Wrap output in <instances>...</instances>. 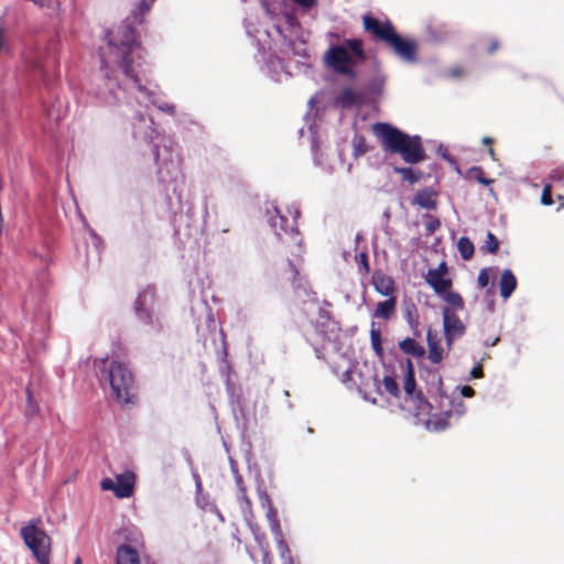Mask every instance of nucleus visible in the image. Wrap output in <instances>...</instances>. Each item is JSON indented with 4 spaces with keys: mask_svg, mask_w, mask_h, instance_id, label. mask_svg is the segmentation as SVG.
Instances as JSON below:
<instances>
[{
    "mask_svg": "<svg viewBox=\"0 0 564 564\" xmlns=\"http://www.w3.org/2000/svg\"><path fill=\"white\" fill-rule=\"evenodd\" d=\"M500 46V43L497 39L490 40L489 46L487 47L488 54H494Z\"/></svg>",
    "mask_w": 564,
    "mask_h": 564,
    "instance_id": "obj_44",
    "label": "nucleus"
},
{
    "mask_svg": "<svg viewBox=\"0 0 564 564\" xmlns=\"http://www.w3.org/2000/svg\"><path fill=\"white\" fill-rule=\"evenodd\" d=\"M100 85L97 96L107 106H117L126 99L128 90L134 89L140 104H152L160 110L173 112L174 106L161 102L156 94L141 85L135 75V61L141 50L134 30L121 25L107 34L106 44L99 47Z\"/></svg>",
    "mask_w": 564,
    "mask_h": 564,
    "instance_id": "obj_1",
    "label": "nucleus"
},
{
    "mask_svg": "<svg viewBox=\"0 0 564 564\" xmlns=\"http://www.w3.org/2000/svg\"><path fill=\"white\" fill-rule=\"evenodd\" d=\"M402 352L413 357H422L424 355V348L415 341L413 338L406 337L399 344Z\"/></svg>",
    "mask_w": 564,
    "mask_h": 564,
    "instance_id": "obj_22",
    "label": "nucleus"
},
{
    "mask_svg": "<svg viewBox=\"0 0 564 564\" xmlns=\"http://www.w3.org/2000/svg\"><path fill=\"white\" fill-rule=\"evenodd\" d=\"M135 475L130 470H126L116 475L115 479L105 478L100 486L104 490H109L117 498H130L134 492Z\"/></svg>",
    "mask_w": 564,
    "mask_h": 564,
    "instance_id": "obj_7",
    "label": "nucleus"
},
{
    "mask_svg": "<svg viewBox=\"0 0 564 564\" xmlns=\"http://www.w3.org/2000/svg\"><path fill=\"white\" fill-rule=\"evenodd\" d=\"M370 337H371V344H372L373 350L376 351L377 355L381 356L383 349L381 346L380 330L372 328L371 333H370Z\"/></svg>",
    "mask_w": 564,
    "mask_h": 564,
    "instance_id": "obj_33",
    "label": "nucleus"
},
{
    "mask_svg": "<svg viewBox=\"0 0 564 564\" xmlns=\"http://www.w3.org/2000/svg\"><path fill=\"white\" fill-rule=\"evenodd\" d=\"M74 564H82V558L77 556L74 561Z\"/></svg>",
    "mask_w": 564,
    "mask_h": 564,
    "instance_id": "obj_50",
    "label": "nucleus"
},
{
    "mask_svg": "<svg viewBox=\"0 0 564 564\" xmlns=\"http://www.w3.org/2000/svg\"><path fill=\"white\" fill-rule=\"evenodd\" d=\"M517 288V279L511 270L506 269L501 273L500 282H499V289H500V295L507 300L511 296V294L514 292Z\"/></svg>",
    "mask_w": 564,
    "mask_h": 564,
    "instance_id": "obj_16",
    "label": "nucleus"
},
{
    "mask_svg": "<svg viewBox=\"0 0 564 564\" xmlns=\"http://www.w3.org/2000/svg\"><path fill=\"white\" fill-rule=\"evenodd\" d=\"M267 519L269 521L270 529L278 542V549L282 558L284 560V564H294L289 555V547L282 538V531L278 520V514L273 506H270V508L267 509Z\"/></svg>",
    "mask_w": 564,
    "mask_h": 564,
    "instance_id": "obj_12",
    "label": "nucleus"
},
{
    "mask_svg": "<svg viewBox=\"0 0 564 564\" xmlns=\"http://www.w3.org/2000/svg\"><path fill=\"white\" fill-rule=\"evenodd\" d=\"M452 411H444L442 413L431 414L426 422V426L432 431H443L449 426Z\"/></svg>",
    "mask_w": 564,
    "mask_h": 564,
    "instance_id": "obj_17",
    "label": "nucleus"
},
{
    "mask_svg": "<svg viewBox=\"0 0 564 564\" xmlns=\"http://www.w3.org/2000/svg\"><path fill=\"white\" fill-rule=\"evenodd\" d=\"M96 369L100 379L108 381L116 399L121 403H128L132 398L133 378L130 370L119 361H109L102 358L96 361Z\"/></svg>",
    "mask_w": 564,
    "mask_h": 564,
    "instance_id": "obj_3",
    "label": "nucleus"
},
{
    "mask_svg": "<svg viewBox=\"0 0 564 564\" xmlns=\"http://www.w3.org/2000/svg\"><path fill=\"white\" fill-rule=\"evenodd\" d=\"M295 3L301 4L302 7L308 8L314 3V0H293Z\"/></svg>",
    "mask_w": 564,
    "mask_h": 564,
    "instance_id": "obj_47",
    "label": "nucleus"
},
{
    "mask_svg": "<svg viewBox=\"0 0 564 564\" xmlns=\"http://www.w3.org/2000/svg\"><path fill=\"white\" fill-rule=\"evenodd\" d=\"M397 300L394 296L386 301L379 302L375 311V316L383 319H389L394 315Z\"/></svg>",
    "mask_w": 564,
    "mask_h": 564,
    "instance_id": "obj_20",
    "label": "nucleus"
},
{
    "mask_svg": "<svg viewBox=\"0 0 564 564\" xmlns=\"http://www.w3.org/2000/svg\"><path fill=\"white\" fill-rule=\"evenodd\" d=\"M383 388L392 397H398L400 393L399 384L394 378L386 376L382 380Z\"/></svg>",
    "mask_w": 564,
    "mask_h": 564,
    "instance_id": "obj_30",
    "label": "nucleus"
},
{
    "mask_svg": "<svg viewBox=\"0 0 564 564\" xmlns=\"http://www.w3.org/2000/svg\"><path fill=\"white\" fill-rule=\"evenodd\" d=\"M427 346H429V359L433 364H440L443 359V348L441 347L440 340L436 336H433L431 332L427 334Z\"/></svg>",
    "mask_w": 564,
    "mask_h": 564,
    "instance_id": "obj_21",
    "label": "nucleus"
},
{
    "mask_svg": "<svg viewBox=\"0 0 564 564\" xmlns=\"http://www.w3.org/2000/svg\"><path fill=\"white\" fill-rule=\"evenodd\" d=\"M371 130L384 152L399 154L405 163L417 164L425 159L420 135H410L387 122H376Z\"/></svg>",
    "mask_w": 564,
    "mask_h": 564,
    "instance_id": "obj_2",
    "label": "nucleus"
},
{
    "mask_svg": "<svg viewBox=\"0 0 564 564\" xmlns=\"http://www.w3.org/2000/svg\"><path fill=\"white\" fill-rule=\"evenodd\" d=\"M274 213L275 216L270 217V224L272 228H274L275 230L280 228L284 232H292L294 230L295 218L297 217L299 212L295 210L294 217L291 221L284 216H282L276 207H274Z\"/></svg>",
    "mask_w": 564,
    "mask_h": 564,
    "instance_id": "obj_18",
    "label": "nucleus"
},
{
    "mask_svg": "<svg viewBox=\"0 0 564 564\" xmlns=\"http://www.w3.org/2000/svg\"><path fill=\"white\" fill-rule=\"evenodd\" d=\"M335 106L340 109L352 108V89L345 87L336 97Z\"/></svg>",
    "mask_w": 564,
    "mask_h": 564,
    "instance_id": "obj_25",
    "label": "nucleus"
},
{
    "mask_svg": "<svg viewBox=\"0 0 564 564\" xmlns=\"http://www.w3.org/2000/svg\"><path fill=\"white\" fill-rule=\"evenodd\" d=\"M560 209H564V203H561L560 206L557 207V210Z\"/></svg>",
    "mask_w": 564,
    "mask_h": 564,
    "instance_id": "obj_51",
    "label": "nucleus"
},
{
    "mask_svg": "<svg viewBox=\"0 0 564 564\" xmlns=\"http://www.w3.org/2000/svg\"><path fill=\"white\" fill-rule=\"evenodd\" d=\"M443 299L446 302L448 308H452L454 312L463 311L465 308V303L462 295L457 292L446 291L443 293Z\"/></svg>",
    "mask_w": 564,
    "mask_h": 564,
    "instance_id": "obj_23",
    "label": "nucleus"
},
{
    "mask_svg": "<svg viewBox=\"0 0 564 564\" xmlns=\"http://www.w3.org/2000/svg\"><path fill=\"white\" fill-rule=\"evenodd\" d=\"M468 178L475 180L480 184L490 185L494 183L492 178L486 177L482 169L480 166H473L467 171Z\"/></svg>",
    "mask_w": 564,
    "mask_h": 564,
    "instance_id": "obj_27",
    "label": "nucleus"
},
{
    "mask_svg": "<svg viewBox=\"0 0 564 564\" xmlns=\"http://www.w3.org/2000/svg\"><path fill=\"white\" fill-rule=\"evenodd\" d=\"M436 193L431 189H422L419 191L413 199V203L419 205L420 207L426 209H435L436 208Z\"/></svg>",
    "mask_w": 564,
    "mask_h": 564,
    "instance_id": "obj_19",
    "label": "nucleus"
},
{
    "mask_svg": "<svg viewBox=\"0 0 564 564\" xmlns=\"http://www.w3.org/2000/svg\"><path fill=\"white\" fill-rule=\"evenodd\" d=\"M367 151L366 140L364 138L355 137V154H361Z\"/></svg>",
    "mask_w": 564,
    "mask_h": 564,
    "instance_id": "obj_39",
    "label": "nucleus"
},
{
    "mask_svg": "<svg viewBox=\"0 0 564 564\" xmlns=\"http://www.w3.org/2000/svg\"><path fill=\"white\" fill-rule=\"evenodd\" d=\"M293 271H294V280H293L294 285H296L297 288L305 289L306 281H304L302 278L299 276V271L295 268H293Z\"/></svg>",
    "mask_w": 564,
    "mask_h": 564,
    "instance_id": "obj_43",
    "label": "nucleus"
},
{
    "mask_svg": "<svg viewBox=\"0 0 564 564\" xmlns=\"http://www.w3.org/2000/svg\"><path fill=\"white\" fill-rule=\"evenodd\" d=\"M447 272L445 261H442L437 268L427 271L425 281L436 294L441 295L452 288V280L446 278Z\"/></svg>",
    "mask_w": 564,
    "mask_h": 564,
    "instance_id": "obj_11",
    "label": "nucleus"
},
{
    "mask_svg": "<svg viewBox=\"0 0 564 564\" xmlns=\"http://www.w3.org/2000/svg\"><path fill=\"white\" fill-rule=\"evenodd\" d=\"M393 51L395 55L406 62H414L416 59L417 43L412 39H404L394 30L393 33L384 43Z\"/></svg>",
    "mask_w": 564,
    "mask_h": 564,
    "instance_id": "obj_9",
    "label": "nucleus"
},
{
    "mask_svg": "<svg viewBox=\"0 0 564 564\" xmlns=\"http://www.w3.org/2000/svg\"><path fill=\"white\" fill-rule=\"evenodd\" d=\"M339 361L333 360V371L340 378L341 382L346 383L350 379L352 371V360L347 356H339Z\"/></svg>",
    "mask_w": 564,
    "mask_h": 564,
    "instance_id": "obj_15",
    "label": "nucleus"
},
{
    "mask_svg": "<svg viewBox=\"0 0 564 564\" xmlns=\"http://www.w3.org/2000/svg\"><path fill=\"white\" fill-rule=\"evenodd\" d=\"M395 172L402 176L403 181L412 184L419 181V175L411 167H397Z\"/></svg>",
    "mask_w": 564,
    "mask_h": 564,
    "instance_id": "obj_31",
    "label": "nucleus"
},
{
    "mask_svg": "<svg viewBox=\"0 0 564 564\" xmlns=\"http://www.w3.org/2000/svg\"><path fill=\"white\" fill-rule=\"evenodd\" d=\"M153 292L148 290L143 291L139 294L137 301H135V312L138 316L143 319L148 321L150 319V306L153 303Z\"/></svg>",
    "mask_w": 564,
    "mask_h": 564,
    "instance_id": "obj_13",
    "label": "nucleus"
},
{
    "mask_svg": "<svg viewBox=\"0 0 564 564\" xmlns=\"http://www.w3.org/2000/svg\"><path fill=\"white\" fill-rule=\"evenodd\" d=\"M352 40L346 41V46L337 45L330 47L324 61L330 69L338 74L350 75L352 73Z\"/></svg>",
    "mask_w": 564,
    "mask_h": 564,
    "instance_id": "obj_6",
    "label": "nucleus"
},
{
    "mask_svg": "<svg viewBox=\"0 0 564 564\" xmlns=\"http://www.w3.org/2000/svg\"><path fill=\"white\" fill-rule=\"evenodd\" d=\"M404 392L412 397L415 391V377H414V368L411 360L406 362V372L404 377L403 383Z\"/></svg>",
    "mask_w": 564,
    "mask_h": 564,
    "instance_id": "obj_24",
    "label": "nucleus"
},
{
    "mask_svg": "<svg viewBox=\"0 0 564 564\" xmlns=\"http://www.w3.org/2000/svg\"><path fill=\"white\" fill-rule=\"evenodd\" d=\"M260 502H261L262 507H264L267 509L270 508V506H272L271 500L267 494L260 495Z\"/></svg>",
    "mask_w": 564,
    "mask_h": 564,
    "instance_id": "obj_46",
    "label": "nucleus"
},
{
    "mask_svg": "<svg viewBox=\"0 0 564 564\" xmlns=\"http://www.w3.org/2000/svg\"><path fill=\"white\" fill-rule=\"evenodd\" d=\"M354 54H355V68H356L358 65V61L364 58V45H362L361 40L355 39Z\"/></svg>",
    "mask_w": 564,
    "mask_h": 564,
    "instance_id": "obj_37",
    "label": "nucleus"
},
{
    "mask_svg": "<svg viewBox=\"0 0 564 564\" xmlns=\"http://www.w3.org/2000/svg\"><path fill=\"white\" fill-rule=\"evenodd\" d=\"M364 30L373 40L386 43L395 30L389 20L380 21L371 14H366L362 18Z\"/></svg>",
    "mask_w": 564,
    "mask_h": 564,
    "instance_id": "obj_10",
    "label": "nucleus"
},
{
    "mask_svg": "<svg viewBox=\"0 0 564 564\" xmlns=\"http://www.w3.org/2000/svg\"><path fill=\"white\" fill-rule=\"evenodd\" d=\"M404 318L406 319V322L409 323V325L412 328L417 327V325H419V314H417V308H416L414 303L409 302V303L405 304Z\"/></svg>",
    "mask_w": 564,
    "mask_h": 564,
    "instance_id": "obj_28",
    "label": "nucleus"
},
{
    "mask_svg": "<svg viewBox=\"0 0 564 564\" xmlns=\"http://www.w3.org/2000/svg\"><path fill=\"white\" fill-rule=\"evenodd\" d=\"M484 248L486 249L487 252L492 254L497 253L499 249V241L497 237L490 231L487 234V239L485 241Z\"/></svg>",
    "mask_w": 564,
    "mask_h": 564,
    "instance_id": "obj_32",
    "label": "nucleus"
},
{
    "mask_svg": "<svg viewBox=\"0 0 564 564\" xmlns=\"http://www.w3.org/2000/svg\"><path fill=\"white\" fill-rule=\"evenodd\" d=\"M425 218L427 219L425 223L426 231L429 234H434L441 227V221L431 215H425Z\"/></svg>",
    "mask_w": 564,
    "mask_h": 564,
    "instance_id": "obj_35",
    "label": "nucleus"
},
{
    "mask_svg": "<svg viewBox=\"0 0 564 564\" xmlns=\"http://www.w3.org/2000/svg\"><path fill=\"white\" fill-rule=\"evenodd\" d=\"M463 74H464V72H463V69H462V68H459V67H455V68H452V69H451V75H452L453 77H459V76H462Z\"/></svg>",
    "mask_w": 564,
    "mask_h": 564,
    "instance_id": "obj_48",
    "label": "nucleus"
},
{
    "mask_svg": "<svg viewBox=\"0 0 564 564\" xmlns=\"http://www.w3.org/2000/svg\"><path fill=\"white\" fill-rule=\"evenodd\" d=\"M470 376L471 378L474 379H479V378H482L484 377V369H482V366L480 364L476 365L471 371H470Z\"/></svg>",
    "mask_w": 564,
    "mask_h": 564,
    "instance_id": "obj_42",
    "label": "nucleus"
},
{
    "mask_svg": "<svg viewBox=\"0 0 564 564\" xmlns=\"http://www.w3.org/2000/svg\"><path fill=\"white\" fill-rule=\"evenodd\" d=\"M116 564H141L137 550L128 544H121L116 552Z\"/></svg>",
    "mask_w": 564,
    "mask_h": 564,
    "instance_id": "obj_14",
    "label": "nucleus"
},
{
    "mask_svg": "<svg viewBox=\"0 0 564 564\" xmlns=\"http://www.w3.org/2000/svg\"><path fill=\"white\" fill-rule=\"evenodd\" d=\"M154 0H140L138 4V10L141 14L148 12L152 6Z\"/></svg>",
    "mask_w": 564,
    "mask_h": 564,
    "instance_id": "obj_40",
    "label": "nucleus"
},
{
    "mask_svg": "<svg viewBox=\"0 0 564 564\" xmlns=\"http://www.w3.org/2000/svg\"><path fill=\"white\" fill-rule=\"evenodd\" d=\"M499 340V338H496L490 345L491 346H495L497 344V341Z\"/></svg>",
    "mask_w": 564,
    "mask_h": 564,
    "instance_id": "obj_52",
    "label": "nucleus"
},
{
    "mask_svg": "<svg viewBox=\"0 0 564 564\" xmlns=\"http://www.w3.org/2000/svg\"><path fill=\"white\" fill-rule=\"evenodd\" d=\"M359 271L364 274L369 273V263H368V257L366 252H361L359 254Z\"/></svg>",
    "mask_w": 564,
    "mask_h": 564,
    "instance_id": "obj_38",
    "label": "nucleus"
},
{
    "mask_svg": "<svg viewBox=\"0 0 564 564\" xmlns=\"http://www.w3.org/2000/svg\"><path fill=\"white\" fill-rule=\"evenodd\" d=\"M457 248L462 259L470 260L474 256L475 248L471 240L467 237H460L457 242Z\"/></svg>",
    "mask_w": 564,
    "mask_h": 564,
    "instance_id": "obj_26",
    "label": "nucleus"
},
{
    "mask_svg": "<svg viewBox=\"0 0 564 564\" xmlns=\"http://www.w3.org/2000/svg\"><path fill=\"white\" fill-rule=\"evenodd\" d=\"M384 78L380 74L378 65L373 63L370 77L364 83L360 91L355 90L356 116L366 120L369 113L379 112V99L382 95Z\"/></svg>",
    "mask_w": 564,
    "mask_h": 564,
    "instance_id": "obj_4",
    "label": "nucleus"
},
{
    "mask_svg": "<svg viewBox=\"0 0 564 564\" xmlns=\"http://www.w3.org/2000/svg\"><path fill=\"white\" fill-rule=\"evenodd\" d=\"M490 271H491L490 268H484L480 270L478 278H477V283L480 288L488 286V284L490 282Z\"/></svg>",
    "mask_w": 564,
    "mask_h": 564,
    "instance_id": "obj_34",
    "label": "nucleus"
},
{
    "mask_svg": "<svg viewBox=\"0 0 564 564\" xmlns=\"http://www.w3.org/2000/svg\"><path fill=\"white\" fill-rule=\"evenodd\" d=\"M443 330L448 348L452 347L454 340L463 337L466 333V325L452 308L443 307Z\"/></svg>",
    "mask_w": 564,
    "mask_h": 564,
    "instance_id": "obj_8",
    "label": "nucleus"
},
{
    "mask_svg": "<svg viewBox=\"0 0 564 564\" xmlns=\"http://www.w3.org/2000/svg\"><path fill=\"white\" fill-rule=\"evenodd\" d=\"M460 393L465 398H471L475 395V390L470 386H464L460 389Z\"/></svg>",
    "mask_w": 564,
    "mask_h": 564,
    "instance_id": "obj_45",
    "label": "nucleus"
},
{
    "mask_svg": "<svg viewBox=\"0 0 564 564\" xmlns=\"http://www.w3.org/2000/svg\"><path fill=\"white\" fill-rule=\"evenodd\" d=\"M349 252H344L343 258L346 262H348Z\"/></svg>",
    "mask_w": 564,
    "mask_h": 564,
    "instance_id": "obj_49",
    "label": "nucleus"
},
{
    "mask_svg": "<svg viewBox=\"0 0 564 564\" xmlns=\"http://www.w3.org/2000/svg\"><path fill=\"white\" fill-rule=\"evenodd\" d=\"M482 143L486 144V145H489V149H488V154L490 155V158L492 160H496V153H495V150L492 148V143H494V139L490 138V137H485L482 139Z\"/></svg>",
    "mask_w": 564,
    "mask_h": 564,
    "instance_id": "obj_41",
    "label": "nucleus"
},
{
    "mask_svg": "<svg viewBox=\"0 0 564 564\" xmlns=\"http://www.w3.org/2000/svg\"><path fill=\"white\" fill-rule=\"evenodd\" d=\"M377 290L383 295H389L393 292V281L391 279L380 276L375 280Z\"/></svg>",
    "mask_w": 564,
    "mask_h": 564,
    "instance_id": "obj_29",
    "label": "nucleus"
},
{
    "mask_svg": "<svg viewBox=\"0 0 564 564\" xmlns=\"http://www.w3.org/2000/svg\"><path fill=\"white\" fill-rule=\"evenodd\" d=\"M541 204L545 206H550L553 204L552 198V186L550 184L544 185L542 195H541Z\"/></svg>",
    "mask_w": 564,
    "mask_h": 564,
    "instance_id": "obj_36",
    "label": "nucleus"
},
{
    "mask_svg": "<svg viewBox=\"0 0 564 564\" xmlns=\"http://www.w3.org/2000/svg\"><path fill=\"white\" fill-rule=\"evenodd\" d=\"M21 536L39 564H51V538L44 530L29 523L21 529Z\"/></svg>",
    "mask_w": 564,
    "mask_h": 564,
    "instance_id": "obj_5",
    "label": "nucleus"
}]
</instances>
